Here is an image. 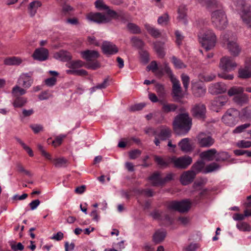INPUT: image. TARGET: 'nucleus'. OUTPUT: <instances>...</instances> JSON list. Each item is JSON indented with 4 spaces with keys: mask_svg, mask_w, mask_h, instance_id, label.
I'll use <instances>...</instances> for the list:
<instances>
[{
    "mask_svg": "<svg viewBox=\"0 0 251 251\" xmlns=\"http://www.w3.org/2000/svg\"><path fill=\"white\" fill-rule=\"evenodd\" d=\"M95 7L100 11L106 10L107 16L100 12L90 13L87 15V19L92 22L98 24H106L110 22L112 19L120 20L124 18L123 12L118 13L110 9L102 0H97L95 2Z\"/></svg>",
    "mask_w": 251,
    "mask_h": 251,
    "instance_id": "obj_1",
    "label": "nucleus"
},
{
    "mask_svg": "<svg viewBox=\"0 0 251 251\" xmlns=\"http://www.w3.org/2000/svg\"><path fill=\"white\" fill-rule=\"evenodd\" d=\"M177 114L174 121V131L178 135L187 133L191 128L192 119L188 114L184 111Z\"/></svg>",
    "mask_w": 251,
    "mask_h": 251,
    "instance_id": "obj_2",
    "label": "nucleus"
},
{
    "mask_svg": "<svg viewBox=\"0 0 251 251\" xmlns=\"http://www.w3.org/2000/svg\"><path fill=\"white\" fill-rule=\"evenodd\" d=\"M173 201H170L166 204V208L163 211L154 210L151 213V217L162 223L165 226L171 225L173 222Z\"/></svg>",
    "mask_w": 251,
    "mask_h": 251,
    "instance_id": "obj_3",
    "label": "nucleus"
},
{
    "mask_svg": "<svg viewBox=\"0 0 251 251\" xmlns=\"http://www.w3.org/2000/svg\"><path fill=\"white\" fill-rule=\"evenodd\" d=\"M199 40L202 47L206 50L213 48L216 43L217 38L211 29H206L200 33Z\"/></svg>",
    "mask_w": 251,
    "mask_h": 251,
    "instance_id": "obj_4",
    "label": "nucleus"
},
{
    "mask_svg": "<svg viewBox=\"0 0 251 251\" xmlns=\"http://www.w3.org/2000/svg\"><path fill=\"white\" fill-rule=\"evenodd\" d=\"M211 20L212 25L219 30L225 29L227 25L226 16L222 10L213 11L211 14Z\"/></svg>",
    "mask_w": 251,
    "mask_h": 251,
    "instance_id": "obj_5",
    "label": "nucleus"
},
{
    "mask_svg": "<svg viewBox=\"0 0 251 251\" xmlns=\"http://www.w3.org/2000/svg\"><path fill=\"white\" fill-rule=\"evenodd\" d=\"M187 94V90H183L178 80L174 77V102L182 103V99Z\"/></svg>",
    "mask_w": 251,
    "mask_h": 251,
    "instance_id": "obj_6",
    "label": "nucleus"
},
{
    "mask_svg": "<svg viewBox=\"0 0 251 251\" xmlns=\"http://www.w3.org/2000/svg\"><path fill=\"white\" fill-rule=\"evenodd\" d=\"M236 6L239 9H243L240 14L242 19L248 26H251V8L245 5L242 0H240Z\"/></svg>",
    "mask_w": 251,
    "mask_h": 251,
    "instance_id": "obj_7",
    "label": "nucleus"
},
{
    "mask_svg": "<svg viewBox=\"0 0 251 251\" xmlns=\"http://www.w3.org/2000/svg\"><path fill=\"white\" fill-rule=\"evenodd\" d=\"M225 46L230 53L233 56H237L241 52V48L236 42L235 38L226 37Z\"/></svg>",
    "mask_w": 251,
    "mask_h": 251,
    "instance_id": "obj_8",
    "label": "nucleus"
},
{
    "mask_svg": "<svg viewBox=\"0 0 251 251\" xmlns=\"http://www.w3.org/2000/svg\"><path fill=\"white\" fill-rule=\"evenodd\" d=\"M238 115V111L234 109H230L223 116L222 120L226 125L228 126H233L237 123Z\"/></svg>",
    "mask_w": 251,
    "mask_h": 251,
    "instance_id": "obj_9",
    "label": "nucleus"
},
{
    "mask_svg": "<svg viewBox=\"0 0 251 251\" xmlns=\"http://www.w3.org/2000/svg\"><path fill=\"white\" fill-rule=\"evenodd\" d=\"M191 90L193 95L197 98L203 97L206 93L203 83L200 80H193L191 82Z\"/></svg>",
    "mask_w": 251,
    "mask_h": 251,
    "instance_id": "obj_10",
    "label": "nucleus"
},
{
    "mask_svg": "<svg viewBox=\"0 0 251 251\" xmlns=\"http://www.w3.org/2000/svg\"><path fill=\"white\" fill-rule=\"evenodd\" d=\"M173 179V174H170L164 178L161 177L159 172H154L149 177V179L151 181L152 185L153 186H159L164 184L167 181Z\"/></svg>",
    "mask_w": 251,
    "mask_h": 251,
    "instance_id": "obj_11",
    "label": "nucleus"
},
{
    "mask_svg": "<svg viewBox=\"0 0 251 251\" xmlns=\"http://www.w3.org/2000/svg\"><path fill=\"white\" fill-rule=\"evenodd\" d=\"M198 145L201 148H209L212 146L214 139L210 135L204 133H201L196 137Z\"/></svg>",
    "mask_w": 251,
    "mask_h": 251,
    "instance_id": "obj_12",
    "label": "nucleus"
},
{
    "mask_svg": "<svg viewBox=\"0 0 251 251\" xmlns=\"http://www.w3.org/2000/svg\"><path fill=\"white\" fill-rule=\"evenodd\" d=\"M236 66V63L230 57L224 56L220 60L219 67L224 72L231 71L234 70Z\"/></svg>",
    "mask_w": 251,
    "mask_h": 251,
    "instance_id": "obj_13",
    "label": "nucleus"
},
{
    "mask_svg": "<svg viewBox=\"0 0 251 251\" xmlns=\"http://www.w3.org/2000/svg\"><path fill=\"white\" fill-rule=\"evenodd\" d=\"M49 55L48 50L44 48H39L34 50L32 56L35 60L44 61L48 59Z\"/></svg>",
    "mask_w": 251,
    "mask_h": 251,
    "instance_id": "obj_14",
    "label": "nucleus"
},
{
    "mask_svg": "<svg viewBox=\"0 0 251 251\" xmlns=\"http://www.w3.org/2000/svg\"><path fill=\"white\" fill-rule=\"evenodd\" d=\"M206 111L205 106L202 103L195 105L192 109V113L193 116L200 119L205 118Z\"/></svg>",
    "mask_w": 251,
    "mask_h": 251,
    "instance_id": "obj_15",
    "label": "nucleus"
},
{
    "mask_svg": "<svg viewBox=\"0 0 251 251\" xmlns=\"http://www.w3.org/2000/svg\"><path fill=\"white\" fill-rule=\"evenodd\" d=\"M192 162V159L191 157L185 156L179 157L174 160V165L178 168L185 169Z\"/></svg>",
    "mask_w": 251,
    "mask_h": 251,
    "instance_id": "obj_16",
    "label": "nucleus"
},
{
    "mask_svg": "<svg viewBox=\"0 0 251 251\" xmlns=\"http://www.w3.org/2000/svg\"><path fill=\"white\" fill-rule=\"evenodd\" d=\"M101 49L104 54L106 55H112L118 52V49L116 46L111 42L108 41L103 42Z\"/></svg>",
    "mask_w": 251,
    "mask_h": 251,
    "instance_id": "obj_17",
    "label": "nucleus"
},
{
    "mask_svg": "<svg viewBox=\"0 0 251 251\" xmlns=\"http://www.w3.org/2000/svg\"><path fill=\"white\" fill-rule=\"evenodd\" d=\"M195 176L196 173L194 171H185L181 175L180 181L182 185H188L193 181Z\"/></svg>",
    "mask_w": 251,
    "mask_h": 251,
    "instance_id": "obj_18",
    "label": "nucleus"
},
{
    "mask_svg": "<svg viewBox=\"0 0 251 251\" xmlns=\"http://www.w3.org/2000/svg\"><path fill=\"white\" fill-rule=\"evenodd\" d=\"M166 75L169 77L170 81L173 83V74L170 67L168 65V63L164 61L161 65L159 66V71L157 73V75L162 76Z\"/></svg>",
    "mask_w": 251,
    "mask_h": 251,
    "instance_id": "obj_19",
    "label": "nucleus"
},
{
    "mask_svg": "<svg viewBox=\"0 0 251 251\" xmlns=\"http://www.w3.org/2000/svg\"><path fill=\"white\" fill-rule=\"evenodd\" d=\"M226 90V85L219 82L211 84L208 88L209 92L212 94L223 93L225 92Z\"/></svg>",
    "mask_w": 251,
    "mask_h": 251,
    "instance_id": "obj_20",
    "label": "nucleus"
},
{
    "mask_svg": "<svg viewBox=\"0 0 251 251\" xmlns=\"http://www.w3.org/2000/svg\"><path fill=\"white\" fill-rule=\"evenodd\" d=\"M191 203L188 201L174 202V209L180 212H187L190 208Z\"/></svg>",
    "mask_w": 251,
    "mask_h": 251,
    "instance_id": "obj_21",
    "label": "nucleus"
},
{
    "mask_svg": "<svg viewBox=\"0 0 251 251\" xmlns=\"http://www.w3.org/2000/svg\"><path fill=\"white\" fill-rule=\"evenodd\" d=\"M53 57L57 60L63 62H67L68 63L69 62L72 58L71 53L64 50H61L58 52H55L53 55Z\"/></svg>",
    "mask_w": 251,
    "mask_h": 251,
    "instance_id": "obj_22",
    "label": "nucleus"
},
{
    "mask_svg": "<svg viewBox=\"0 0 251 251\" xmlns=\"http://www.w3.org/2000/svg\"><path fill=\"white\" fill-rule=\"evenodd\" d=\"M81 57L87 61H91L99 57L98 51L94 50H86L81 52Z\"/></svg>",
    "mask_w": 251,
    "mask_h": 251,
    "instance_id": "obj_23",
    "label": "nucleus"
},
{
    "mask_svg": "<svg viewBox=\"0 0 251 251\" xmlns=\"http://www.w3.org/2000/svg\"><path fill=\"white\" fill-rule=\"evenodd\" d=\"M217 154H218V153L216 150L215 149H211L201 152L200 154V156L202 160L212 161L215 159Z\"/></svg>",
    "mask_w": 251,
    "mask_h": 251,
    "instance_id": "obj_24",
    "label": "nucleus"
},
{
    "mask_svg": "<svg viewBox=\"0 0 251 251\" xmlns=\"http://www.w3.org/2000/svg\"><path fill=\"white\" fill-rule=\"evenodd\" d=\"M166 236V232L164 229H159L155 231L152 236V241L155 244L161 243Z\"/></svg>",
    "mask_w": 251,
    "mask_h": 251,
    "instance_id": "obj_25",
    "label": "nucleus"
},
{
    "mask_svg": "<svg viewBox=\"0 0 251 251\" xmlns=\"http://www.w3.org/2000/svg\"><path fill=\"white\" fill-rule=\"evenodd\" d=\"M146 29L148 31L152 37L154 38H158L161 36V32L157 28H155L152 25L146 24L145 25Z\"/></svg>",
    "mask_w": 251,
    "mask_h": 251,
    "instance_id": "obj_26",
    "label": "nucleus"
},
{
    "mask_svg": "<svg viewBox=\"0 0 251 251\" xmlns=\"http://www.w3.org/2000/svg\"><path fill=\"white\" fill-rule=\"evenodd\" d=\"M180 149L185 152H188L192 150L189 138H186L181 140L178 143Z\"/></svg>",
    "mask_w": 251,
    "mask_h": 251,
    "instance_id": "obj_27",
    "label": "nucleus"
},
{
    "mask_svg": "<svg viewBox=\"0 0 251 251\" xmlns=\"http://www.w3.org/2000/svg\"><path fill=\"white\" fill-rule=\"evenodd\" d=\"M154 161L160 167L165 168L168 166L170 163L173 162V157H170L167 160H165L162 158L155 155L154 156Z\"/></svg>",
    "mask_w": 251,
    "mask_h": 251,
    "instance_id": "obj_28",
    "label": "nucleus"
},
{
    "mask_svg": "<svg viewBox=\"0 0 251 251\" xmlns=\"http://www.w3.org/2000/svg\"><path fill=\"white\" fill-rule=\"evenodd\" d=\"M238 76L243 79L251 77V69L248 67L240 68L238 71Z\"/></svg>",
    "mask_w": 251,
    "mask_h": 251,
    "instance_id": "obj_29",
    "label": "nucleus"
},
{
    "mask_svg": "<svg viewBox=\"0 0 251 251\" xmlns=\"http://www.w3.org/2000/svg\"><path fill=\"white\" fill-rule=\"evenodd\" d=\"M243 92V88L239 86H233L228 90L227 94L229 97H235L242 94Z\"/></svg>",
    "mask_w": 251,
    "mask_h": 251,
    "instance_id": "obj_30",
    "label": "nucleus"
},
{
    "mask_svg": "<svg viewBox=\"0 0 251 251\" xmlns=\"http://www.w3.org/2000/svg\"><path fill=\"white\" fill-rule=\"evenodd\" d=\"M16 98L13 102V105L15 108H21L27 103V99L24 97H15Z\"/></svg>",
    "mask_w": 251,
    "mask_h": 251,
    "instance_id": "obj_31",
    "label": "nucleus"
},
{
    "mask_svg": "<svg viewBox=\"0 0 251 251\" xmlns=\"http://www.w3.org/2000/svg\"><path fill=\"white\" fill-rule=\"evenodd\" d=\"M131 42L132 46L138 49L139 50L143 49L145 45L142 40L136 36L131 38Z\"/></svg>",
    "mask_w": 251,
    "mask_h": 251,
    "instance_id": "obj_32",
    "label": "nucleus"
},
{
    "mask_svg": "<svg viewBox=\"0 0 251 251\" xmlns=\"http://www.w3.org/2000/svg\"><path fill=\"white\" fill-rule=\"evenodd\" d=\"M233 100L238 104L242 105L248 101L249 98L246 94L243 93L242 94L234 97Z\"/></svg>",
    "mask_w": 251,
    "mask_h": 251,
    "instance_id": "obj_33",
    "label": "nucleus"
},
{
    "mask_svg": "<svg viewBox=\"0 0 251 251\" xmlns=\"http://www.w3.org/2000/svg\"><path fill=\"white\" fill-rule=\"evenodd\" d=\"M139 54L141 62L144 64H147L150 60L149 52L143 49L139 50Z\"/></svg>",
    "mask_w": 251,
    "mask_h": 251,
    "instance_id": "obj_34",
    "label": "nucleus"
},
{
    "mask_svg": "<svg viewBox=\"0 0 251 251\" xmlns=\"http://www.w3.org/2000/svg\"><path fill=\"white\" fill-rule=\"evenodd\" d=\"M85 65V63L80 60L71 61L67 63L66 66L68 68L71 69H76L83 67Z\"/></svg>",
    "mask_w": 251,
    "mask_h": 251,
    "instance_id": "obj_35",
    "label": "nucleus"
},
{
    "mask_svg": "<svg viewBox=\"0 0 251 251\" xmlns=\"http://www.w3.org/2000/svg\"><path fill=\"white\" fill-rule=\"evenodd\" d=\"M22 63V60L16 57H9L4 60L6 65H18Z\"/></svg>",
    "mask_w": 251,
    "mask_h": 251,
    "instance_id": "obj_36",
    "label": "nucleus"
},
{
    "mask_svg": "<svg viewBox=\"0 0 251 251\" xmlns=\"http://www.w3.org/2000/svg\"><path fill=\"white\" fill-rule=\"evenodd\" d=\"M50 161L53 162L54 165L56 168L64 167L66 166L67 163V160L64 158H59L54 159L51 158Z\"/></svg>",
    "mask_w": 251,
    "mask_h": 251,
    "instance_id": "obj_37",
    "label": "nucleus"
},
{
    "mask_svg": "<svg viewBox=\"0 0 251 251\" xmlns=\"http://www.w3.org/2000/svg\"><path fill=\"white\" fill-rule=\"evenodd\" d=\"M187 8L185 5H180L177 9V13L178 14V18L179 20H183L186 17Z\"/></svg>",
    "mask_w": 251,
    "mask_h": 251,
    "instance_id": "obj_38",
    "label": "nucleus"
},
{
    "mask_svg": "<svg viewBox=\"0 0 251 251\" xmlns=\"http://www.w3.org/2000/svg\"><path fill=\"white\" fill-rule=\"evenodd\" d=\"M128 31L132 34H139L141 32V30L139 26L135 24L129 23L126 25Z\"/></svg>",
    "mask_w": 251,
    "mask_h": 251,
    "instance_id": "obj_39",
    "label": "nucleus"
},
{
    "mask_svg": "<svg viewBox=\"0 0 251 251\" xmlns=\"http://www.w3.org/2000/svg\"><path fill=\"white\" fill-rule=\"evenodd\" d=\"M171 136V131L168 128L162 129L158 136L161 140H166Z\"/></svg>",
    "mask_w": 251,
    "mask_h": 251,
    "instance_id": "obj_40",
    "label": "nucleus"
},
{
    "mask_svg": "<svg viewBox=\"0 0 251 251\" xmlns=\"http://www.w3.org/2000/svg\"><path fill=\"white\" fill-rule=\"evenodd\" d=\"M26 91L25 89L21 88L18 85L14 86L12 90V94L14 97H20L25 95Z\"/></svg>",
    "mask_w": 251,
    "mask_h": 251,
    "instance_id": "obj_41",
    "label": "nucleus"
},
{
    "mask_svg": "<svg viewBox=\"0 0 251 251\" xmlns=\"http://www.w3.org/2000/svg\"><path fill=\"white\" fill-rule=\"evenodd\" d=\"M170 19V18L168 13H166L163 15L158 17L157 23L160 25H166L169 22Z\"/></svg>",
    "mask_w": 251,
    "mask_h": 251,
    "instance_id": "obj_42",
    "label": "nucleus"
},
{
    "mask_svg": "<svg viewBox=\"0 0 251 251\" xmlns=\"http://www.w3.org/2000/svg\"><path fill=\"white\" fill-rule=\"evenodd\" d=\"M108 85V79L107 78H106L104 80V81L100 84H98L96 86L90 88V93L91 94H92L93 92H94L96 89H105L107 87Z\"/></svg>",
    "mask_w": 251,
    "mask_h": 251,
    "instance_id": "obj_43",
    "label": "nucleus"
},
{
    "mask_svg": "<svg viewBox=\"0 0 251 251\" xmlns=\"http://www.w3.org/2000/svg\"><path fill=\"white\" fill-rule=\"evenodd\" d=\"M154 48L156 53H157L158 56L160 58H163L165 54L163 51V48L160 43H155L154 45Z\"/></svg>",
    "mask_w": 251,
    "mask_h": 251,
    "instance_id": "obj_44",
    "label": "nucleus"
},
{
    "mask_svg": "<svg viewBox=\"0 0 251 251\" xmlns=\"http://www.w3.org/2000/svg\"><path fill=\"white\" fill-rule=\"evenodd\" d=\"M85 67L89 69L97 70L100 67V63L98 61H89L85 65Z\"/></svg>",
    "mask_w": 251,
    "mask_h": 251,
    "instance_id": "obj_45",
    "label": "nucleus"
},
{
    "mask_svg": "<svg viewBox=\"0 0 251 251\" xmlns=\"http://www.w3.org/2000/svg\"><path fill=\"white\" fill-rule=\"evenodd\" d=\"M251 126V124L250 123H246L240 126H237L233 130V133H240L243 131H244L246 129L249 127Z\"/></svg>",
    "mask_w": 251,
    "mask_h": 251,
    "instance_id": "obj_46",
    "label": "nucleus"
},
{
    "mask_svg": "<svg viewBox=\"0 0 251 251\" xmlns=\"http://www.w3.org/2000/svg\"><path fill=\"white\" fill-rule=\"evenodd\" d=\"M219 165L216 163H212L206 166L205 170V173H210L219 169Z\"/></svg>",
    "mask_w": 251,
    "mask_h": 251,
    "instance_id": "obj_47",
    "label": "nucleus"
},
{
    "mask_svg": "<svg viewBox=\"0 0 251 251\" xmlns=\"http://www.w3.org/2000/svg\"><path fill=\"white\" fill-rule=\"evenodd\" d=\"M181 78L184 89H185L186 90H188V88L190 81V78L189 76L185 74H182L181 75Z\"/></svg>",
    "mask_w": 251,
    "mask_h": 251,
    "instance_id": "obj_48",
    "label": "nucleus"
},
{
    "mask_svg": "<svg viewBox=\"0 0 251 251\" xmlns=\"http://www.w3.org/2000/svg\"><path fill=\"white\" fill-rule=\"evenodd\" d=\"M73 8L70 5L65 3L62 6V13L65 16L70 14L71 12L73 10Z\"/></svg>",
    "mask_w": 251,
    "mask_h": 251,
    "instance_id": "obj_49",
    "label": "nucleus"
},
{
    "mask_svg": "<svg viewBox=\"0 0 251 251\" xmlns=\"http://www.w3.org/2000/svg\"><path fill=\"white\" fill-rule=\"evenodd\" d=\"M236 146L240 148H248L251 147V141L241 140L236 143Z\"/></svg>",
    "mask_w": 251,
    "mask_h": 251,
    "instance_id": "obj_50",
    "label": "nucleus"
},
{
    "mask_svg": "<svg viewBox=\"0 0 251 251\" xmlns=\"http://www.w3.org/2000/svg\"><path fill=\"white\" fill-rule=\"evenodd\" d=\"M38 149L41 152L42 156L45 157L46 158L49 160H51V155L50 153L46 152V151L44 150L43 147L41 145H38L37 146Z\"/></svg>",
    "mask_w": 251,
    "mask_h": 251,
    "instance_id": "obj_51",
    "label": "nucleus"
},
{
    "mask_svg": "<svg viewBox=\"0 0 251 251\" xmlns=\"http://www.w3.org/2000/svg\"><path fill=\"white\" fill-rule=\"evenodd\" d=\"M147 69L149 71L151 70L153 73H155L157 71H159V66L155 61H151L147 66Z\"/></svg>",
    "mask_w": 251,
    "mask_h": 251,
    "instance_id": "obj_52",
    "label": "nucleus"
},
{
    "mask_svg": "<svg viewBox=\"0 0 251 251\" xmlns=\"http://www.w3.org/2000/svg\"><path fill=\"white\" fill-rule=\"evenodd\" d=\"M237 228L241 231H249L251 230L250 226L246 223H241L237 225Z\"/></svg>",
    "mask_w": 251,
    "mask_h": 251,
    "instance_id": "obj_53",
    "label": "nucleus"
},
{
    "mask_svg": "<svg viewBox=\"0 0 251 251\" xmlns=\"http://www.w3.org/2000/svg\"><path fill=\"white\" fill-rule=\"evenodd\" d=\"M29 127L35 134H37L43 130V126L39 124H32L30 125Z\"/></svg>",
    "mask_w": 251,
    "mask_h": 251,
    "instance_id": "obj_54",
    "label": "nucleus"
},
{
    "mask_svg": "<svg viewBox=\"0 0 251 251\" xmlns=\"http://www.w3.org/2000/svg\"><path fill=\"white\" fill-rule=\"evenodd\" d=\"M226 103V101L223 100V98L220 97L215 100L212 103V106L213 107H222L224 106Z\"/></svg>",
    "mask_w": 251,
    "mask_h": 251,
    "instance_id": "obj_55",
    "label": "nucleus"
},
{
    "mask_svg": "<svg viewBox=\"0 0 251 251\" xmlns=\"http://www.w3.org/2000/svg\"><path fill=\"white\" fill-rule=\"evenodd\" d=\"M57 79L54 77L47 78L45 80V84L49 87H52L56 84Z\"/></svg>",
    "mask_w": 251,
    "mask_h": 251,
    "instance_id": "obj_56",
    "label": "nucleus"
},
{
    "mask_svg": "<svg viewBox=\"0 0 251 251\" xmlns=\"http://www.w3.org/2000/svg\"><path fill=\"white\" fill-rule=\"evenodd\" d=\"M141 154V151L139 150H134L129 152V157L131 159H135L138 157Z\"/></svg>",
    "mask_w": 251,
    "mask_h": 251,
    "instance_id": "obj_57",
    "label": "nucleus"
},
{
    "mask_svg": "<svg viewBox=\"0 0 251 251\" xmlns=\"http://www.w3.org/2000/svg\"><path fill=\"white\" fill-rule=\"evenodd\" d=\"M241 117L248 119L251 117V109L249 108H245L241 111Z\"/></svg>",
    "mask_w": 251,
    "mask_h": 251,
    "instance_id": "obj_58",
    "label": "nucleus"
},
{
    "mask_svg": "<svg viewBox=\"0 0 251 251\" xmlns=\"http://www.w3.org/2000/svg\"><path fill=\"white\" fill-rule=\"evenodd\" d=\"M203 166V164L202 162H197L193 165L192 170L191 171H194V172L196 173V174L197 173H198L201 171Z\"/></svg>",
    "mask_w": 251,
    "mask_h": 251,
    "instance_id": "obj_59",
    "label": "nucleus"
},
{
    "mask_svg": "<svg viewBox=\"0 0 251 251\" xmlns=\"http://www.w3.org/2000/svg\"><path fill=\"white\" fill-rule=\"evenodd\" d=\"M174 65L177 69H182L186 67V65L179 59L174 58Z\"/></svg>",
    "mask_w": 251,
    "mask_h": 251,
    "instance_id": "obj_60",
    "label": "nucleus"
},
{
    "mask_svg": "<svg viewBox=\"0 0 251 251\" xmlns=\"http://www.w3.org/2000/svg\"><path fill=\"white\" fill-rule=\"evenodd\" d=\"M175 34L176 36V43L178 46H179L181 44L182 41L183 39V36L179 31H176Z\"/></svg>",
    "mask_w": 251,
    "mask_h": 251,
    "instance_id": "obj_61",
    "label": "nucleus"
},
{
    "mask_svg": "<svg viewBox=\"0 0 251 251\" xmlns=\"http://www.w3.org/2000/svg\"><path fill=\"white\" fill-rule=\"evenodd\" d=\"M21 82H22V83L21 84L24 87H25V88H28L29 87H30L31 86V85L33 83V80L31 78H29L27 80L25 79H22L21 81Z\"/></svg>",
    "mask_w": 251,
    "mask_h": 251,
    "instance_id": "obj_62",
    "label": "nucleus"
},
{
    "mask_svg": "<svg viewBox=\"0 0 251 251\" xmlns=\"http://www.w3.org/2000/svg\"><path fill=\"white\" fill-rule=\"evenodd\" d=\"M163 104L162 110L164 112L168 113L171 112L173 109V105L172 104H167L163 101H161Z\"/></svg>",
    "mask_w": 251,
    "mask_h": 251,
    "instance_id": "obj_63",
    "label": "nucleus"
},
{
    "mask_svg": "<svg viewBox=\"0 0 251 251\" xmlns=\"http://www.w3.org/2000/svg\"><path fill=\"white\" fill-rule=\"evenodd\" d=\"M145 106V104L140 103L131 106L130 109L132 111H139L142 110Z\"/></svg>",
    "mask_w": 251,
    "mask_h": 251,
    "instance_id": "obj_64",
    "label": "nucleus"
}]
</instances>
